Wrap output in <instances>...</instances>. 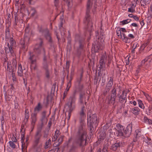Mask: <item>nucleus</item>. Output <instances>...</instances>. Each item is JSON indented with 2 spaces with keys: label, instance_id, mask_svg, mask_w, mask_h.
I'll return each mask as SVG.
<instances>
[{
  "label": "nucleus",
  "instance_id": "obj_57",
  "mask_svg": "<svg viewBox=\"0 0 152 152\" xmlns=\"http://www.w3.org/2000/svg\"><path fill=\"white\" fill-rule=\"evenodd\" d=\"M128 37L131 39H133L134 38V36L131 34H129L128 35Z\"/></svg>",
  "mask_w": 152,
  "mask_h": 152
},
{
  "label": "nucleus",
  "instance_id": "obj_44",
  "mask_svg": "<svg viewBox=\"0 0 152 152\" xmlns=\"http://www.w3.org/2000/svg\"><path fill=\"white\" fill-rule=\"evenodd\" d=\"M45 113H46V112L45 111H44L42 113V115H43V117L41 119V121H42V123H43V119H45Z\"/></svg>",
  "mask_w": 152,
  "mask_h": 152
},
{
  "label": "nucleus",
  "instance_id": "obj_28",
  "mask_svg": "<svg viewBox=\"0 0 152 152\" xmlns=\"http://www.w3.org/2000/svg\"><path fill=\"white\" fill-rule=\"evenodd\" d=\"M62 24L61 23V25L59 26L60 30L61 32V35L63 37L66 33V31H65L64 28H62Z\"/></svg>",
  "mask_w": 152,
  "mask_h": 152
},
{
  "label": "nucleus",
  "instance_id": "obj_27",
  "mask_svg": "<svg viewBox=\"0 0 152 152\" xmlns=\"http://www.w3.org/2000/svg\"><path fill=\"white\" fill-rule=\"evenodd\" d=\"M42 108V106L40 103H39L37 105L34 109V113L38 112Z\"/></svg>",
  "mask_w": 152,
  "mask_h": 152
},
{
  "label": "nucleus",
  "instance_id": "obj_10",
  "mask_svg": "<svg viewBox=\"0 0 152 152\" xmlns=\"http://www.w3.org/2000/svg\"><path fill=\"white\" fill-rule=\"evenodd\" d=\"M116 89L113 87L111 91L112 94L110 96H108L107 98V101L109 104H114L116 96Z\"/></svg>",
  "mask_w": 152,
  "mask_h": 152
},
{
  "label": "nucleus",
  "instance_id": "obj_35",
  "mask_svg": "<svg viewBox=\"0 0 152 152\" xmlns=\"http://www.w3.org/2000/svg\"><path fill=\"white\" fill-rule=\"evenodd\" d=\"M22 136V138L21 139V142L22 143V150L26 146L25 143V142H24V141L25 139V138L24 136L23 135Z\"/></svg>",
  "mask_w": 152,
  "mask_h": 152
},
{
  "label": "nucleus",
  "instance_id": "obj_59",
  "mask_svg": "<svg viewBox=\"0 0 152 152\" xmlns=\"http://www.w3.org/2000/svg\"><path fill=\"white\" fill-rule=\"evenodd\" d=\"M29 1V3L31 4L32 3H34L37 0H28Z\"/></svg>",
  "mask_w": 152,
  "mask_h": 152
},
{
  "label": "nucleus",
  "instance_id": "obj_3",
  "mask_svg": "<svg viewBox=\"0 0 152 152\" xmlns=\"http://www.w3.org/2000/svg\"><path fill=\"white\" fill-rule=\"evenodd\" d=\"M96 0H88L87 3V11L86 18L87 23L88 30L90 31H91V28L93 26L92 23L89 18L90 15L89 13L90 10L91 5L94 2V8L95 9L96 8Z\"/></svg>",
  "mask_w": 152,
  "mask_h": 152
},
{
  "label": "nucleus",
  "instance_id": "obj_2",
  "mask_svg": "<svg viewBox=\"0 0 152 152\" xmlns=\"http://www.w3.org/2000/svg\"><path fill=\"white\" fill-rule=\"evenodd\" d=\"M75 92L71 95L68 99L67 103L65 106V108L69 112V117L70 118V113L74 110L76 106V97L75 96Z\"/></svg>",
  "mask_w": 152,
  "mask_h": 152
},
{
  "label": "nucleus",
  "instance_id": "obj_14",
  "mask_svg": "<svg viewBox=\"0 0 152 152\" xmlns=\"http://www.w3.org/2000/svg\"><path fill=\"white\" fill-rule=\"evenodd\" d=\"M37 113H34L31 114V126L34 128L37 120Z\"/></svg>",
  "mask_w": 152,
  "mask_h": 152
},
{
  "label": "nucleus",
  "instance_id": "obj_26",
  "mask_svg": "<svg viewBox=\"0 0 152 152\" xmlns=\"http://www.w3.org/2000/svg\"><path fill=\"white\" fill-rule=\"evenodd\" d=\"M18 75L20 77L23 76V69L21 65L20 64H18Z\"/></svg>",
  "mask_w": 152,
  "mask_h": 152
},
{
  "label": "nucleus",
  "instance_id": "obj_47",
  "mask_svg": "<svg viewBox=\"0 0 152 152\" xmlns=\"http://www.w3.org/2000/svg\"><path fill=\"white\" fill-rule=\"evenodd\" d=\"M30 12L31 13L32 15H34L36 13V11L34 9H32L31 10Z\"/></svg>",
  "mask_w": 152,
  "mask_h": 152
},
{
  "label": "nucleus",
  "instance_id": "obj_50",
  "mask_svg": "<svg viewBox=\"0 0 152 152\" xmlns=\"http://www.w3.org/2000/svg\"><path fill=\"white\" fill-rule=\"evenodd\" d=\"M45 75H46V77L47 78H49V77H50L49 73V72L48 70L46 71Z\"/></svg>",
  "mask_w": 152,
  "mask_h": 152
},
{
  "label": "nucleus",
  "instance_id": "obj_38",
  "mask_svg": "<svg viewBox=\"0 0 152 152\" xmlns=\"http://www.w3.org/2000/svg\"><path fill=\"white\" fill-rule=\"evenodd\" d=\"M50 143L51 140L50 139L46 142L45 147V148H48V145L50 144Z\"/></svg>",
  "mask_w": 152,
  "mask_h": 152
},
{
  "label": "nucleus",
  "instance_id": "obj_11",
  "mask_svg": "<svg viewBox=\"0 0 152 152\" xmlns=\"http://www.w3.org/2000/svg\"><path fill=\"white\" fill-rule=\"evenodd\" d=\"M87 95L84 93H81L80 94L79 97L78 101V104L82 106L86 105V99Z\"/></svg>",
  "mask_w": 152,
  "mask_h": 152
},
{
  "label": "nucleus",
  "instance_id": "obj_9",
  "mask_svg": "<svg viewBox=\"0 0 152 152\" xmlns=\"http://www.w3.org/2000/svg\"><path fill=\"white\" fill-rule=\"evenodd\" d=\"M42 136L41 129H38L34 136V140L33 143L35 147L37 146L39 144Z\"/></svg>",
  "mask_w": 152,
  "mask_h": 152
},
{
  "label": "nucleus",
  "instance_id": "obj_34",
  "mask_svg": "<svg viewBox=\"0 0 152 152\" xmlns=\"http://www.w3.org/2000/svg\"><path fill=\"white\" fill-rule=\"evenodd\" d=\"M59 131L58 130H56L54 134L53 137L52 138V140L53 141H56L59 135Z\"/></svg>",
  "mask_w": 152,
  "mask_h": 152
},
{
  "label": "nucleus",
  "instance_id": "obj_21",
  "mask_svg": "<svg viewBox=\"0 0 152 152\" xmlns=\"http://www.w3.org/2000/svg\"><path fill=\"white\" fill-rule=\"evenodd\" d=\"M141 135V132L139 130L137 129L135 130V134L134 135V139L133 141L134 142L137 141V139Z\"/></svg>",
  "mask_w": 152,
  "mask_h": 152
},
{
  "label": "nucleus",
  "instance_id": "obj_12",
  "mask_svg": "<svg viewBox=\"0 0 152 152\" xmlns=\"http://www.w3.org/2000/svg\"><path fill=\"white\" fill-rule=\"evenodd\" d=\"M39 32L40 34L44 36L46 39L50 42L51 41V38L48 29L47 28L44 29L41 28L39 30Z\"/></svg>",
  "mask_w": 152,
  "mask_h": 152
},
{
  "label": "nucleus",
  "instance_id": "obj_62",
  "mask_svg": "<svg viewBox=\"0 0 152 152\" xmlns=\"http://www.w3.org/2000/svg\"><path fill=\"white\" fill-rule=\"evenodd\" d=\"M0 142L1 143H3V137L2 135H0Z\"/></svg>",
  "mask_w": 152,
  "mask_h": 152
},
{
  "label": "nucleus",
  "instance_id": "obj_18",
  "mask_svg": "<svg viewBox=\"0 0 152 152\" xmlns=\"http://www.w3.org/2000/svg\"><path fill=\"white\" fill-rule=\"evenodd\" d=\"M121 39H122L123 41L126 43L129 42V38L126 34L124 33H122L121 34V37H120Z\"/></svg>",
  "mask_w": 152,
  "mask_h": 152
},
{
  "label": "nucleus",
  "instance_id": "obj_23",
  "mask_svg": "<svg viewBox=\"0 0 152 152\" xmlns=\"http://www.w3.org/2000/svg\"><path fill=\"white\" fill-rule=\"evenodd\" d=\"M120 146V143L119 142H117L112 145L111 146V149L115 151Z\"/></svg>",
  "mask_w": 152,
  "mask_h": 152
},
{
  "label": "nucleus",
  "instance_id": "obj_1",
  "mask_svg": "<svg viewBox=\"0 0 152 152\" xmlns=\"http://www.w3.org/2000/svg\"><path fill=\"white\" fill-rule=\"evenodd\" d=\"M85 112V106H82L80 113V117L82 121L78 127V130L75 140V143L82 147L86 145L87 136L86 124L82 120L86 117Z\"/></svg>",
  "mask_w": 152,
  "mask_h": 152
},
{
  "label": "nucleus",
  "instance_id": "obj_7",
  "mask_svg": "<svg viewBox=\"0 0 152 152\" xmlns=\"http://www.w3.org/2000/svg\"><path fill=\"white\" fill-rule=\"evenodd\" d=\"M34 51L32 52H29L28 59L31 63V66L33 68L34 70L37 69V66L36 64V56L35 55L36 53Z\"/></svg>",
  "mask_w": 152,
  "mask_h": 152
},
{
  "label": "nucleus",
  "instance_id": "obj_64",
  "mask_svg": "<svg viewBox=\"0 0 152 152\" xmlns=\"http://www.w3.org/2000/svg\"><path fill=\"white\" fill-rule=\"evenodd\" d=\"M140 24L141 25L142 27L144 25V20H142L140 22Z\"/></svg>",
  "mask_w": 152,
  "mask_h": 152
},
{
  "label": "nucleus",
  "instance_id": "obj_58",
  "mask_svg": "<svg viewBox=\"0 0 152 152\" xmlns=\"http://www.w3.org/2000/svg\"><path fill=\"white\" fill-rule=\"evenodd\" d=\"M112 85L111 84H108L107 83V86L106 87L108 88H109L110 89L111 88V87L112 86Z\"/></svg>",
  "mask_w": 152,
  "mask_h": 152
},
{
  "label": "nucleus",
  "instance_id": "obj_56",
  "mask_svg": "<svg viewBox=\"0 0 152 152\" xmlns=\"http://www.w3.org/2000/svg\"><path fill=\"white\" fill-rule=\"evenodd\" d=\"M72 4V1H69L68 2V6L69 7H70Z\"/></svg>",
  "mask_w": 152,
  "mask_h": 152
},
{
  "label": "nucleus",
  "instance_id": "obj_30",
  "mask_svg": "<svg viewBox=\"0 0 152 152\" xmlns=\"http://www.w3.org/2000/svg\"><path fill=\"white\" fill-rule=\"evenodd\" d=\"M143 93L146 99L148 100V102L151 103H152V98L151 97L147 94H146L144 92Z\"/></svg>",
  "mask_w": 152,
  "mask_h": 152
},
{
  "label": "nucleus",
  "instance_id": "obj_22",
  "mask_svg": "<svg viewBox=\"0 0 152 152\" xmlns=\"http://www.w3.org/2000/svg\"><path fill=\"white\" fill-rule=\"evenodd\" d=\"M29 118V111L28 109H26L25 113V118L24 121L26 123L28 122Z\"/></svg>",
  "mask_w": 152,
  "mask_h": 152
},
{
  "label": "nucleus",
  "instance_id": "obj_39",
  "mask_svg": "<svg viewBox=\"0 0 152 152\" xmlns=\"http://www.w3.org/2000/svg\"><path fill=\"white\" fill-rule=\"evenodd\" d=\"M110 90V89L109 88H108L106 87L105 90L103 92V94L105 96L106 95L107 93L109 92Z\"/></svg>",
  "mask_w": 152,
  "mask_h": 152
},
{
  "label": "nucleus",
  "instance_id": "obj_36",
  "mask_svg": "<svg viewBox=\"0 0 152 152\" xmlns=\"http://www.w3.org/2000/svg\"><path fill=\"white\" fill-rule=\"evenodd\" d=\"M10 146L12 149H14L16 147V145L14 143V142L12 141H10L9 142Z\"/></svg>",
  "mask_w": 152,
  "mask_h": 152
},
{
  "label": "nucleus",
  "instance_id": "obj_8",
  "mask_svg": "<svg viewBox=\"0 0 152 152\" xmlns=\"http://www.w3.org/2000/svg\"><path fill=\"white\" fill-rule=\"evenodd\" d=\"M90 112L88 113V123L90 124V127H92L93 125H96L98 123L96 115L95 114L91 115Z\"/></svg>",
  "mask_w": 152,
  "mask_h": 152
},
{
  "label": "nucleus",
  "instance_id": "obj_13",
  "mask_svg": "<svg viewBox=\"0 0 152 152\" xmlns=\"http://www.w3.org/2000/svg\"><path fill=\"white\" fill-rule=\"evenodd\" d=\"M107 56L105 52L101 55L99 64L100 65L99 68L101 69L105 65V62L107 61Z\"/></svg>",
  "mask_w": 152,
  "mask_h": 152
},
{
  "label": "nucleus",
  "instance_id": "obj_33",
  "mask_svg": "<svg viewBox=\"0 0 152 152\" xmlns=\"http://www.w3.org/2000/svg\"><path fill=\"white\" fill-rule=\"evenodd\" d=\"M131 21V19H127L124 20L120 22V23L122 25L127 24L130 23Z\"/></svg>",
  "mask_w": 152,
  "mask_h": 152
},
{
  "label": "nucleus",
  "instance_id": "obj_6",
  "mask_svg": "<svg viewBox=\"0 0 152 152\" xmlns=\"http://www.w3.org/2000/svg\"><path fill=\"white\" fill-rule=\"evenodd\" d=\"M132 125L129 124L127 126L126 129L124 130V127L120 124H117L116 125L115 128L116 129V134L117 136H124L127 133H130L132 131Z\"/></svg>",
  "mask_w": 152,
  "mask_h": 152
},
{
  "label": "nucleus",
  "instance_id": "obj_55",
  "mask_svg": "<svg viewBox=\"0 0 152 152\" xmlns=\"http://www.w3.org/2000/svg\"><path fill=\"white\" fill-rule=\"evenodd\" d=\"M128 11L129 12L133 13L134 12V10L131 8H129Z\"/></svg>",
  "mask_w": 152,
  "mask_h": 152
},
{
  "label": "nucleus",
  "instance_id": "obj_43",
  "mask_svg": "<svg viewBox=\"0 0 152 152\" xmlns=\"http://www.w3.org/2000/svg\"><path fill=\"white\" fill-rule=\"evenodd\" d=\"M150 56H149L147 58H146L145 59H144L143 60H142L141 62V64L142 65H143V64H144L145 62L147 61L148 59H149V57Z\"/></svg>",
  "mask_w": 152,
  "mask_h": 152
},
{
  "label": "nucleus",
  "instance_id": "obj_29",
  "mask_svg": "<svg viewBox=\"0 0 152 152\" xmlns=\"http://www.w3.org/2000/svg\"><path fill=\"white\" fill-rule=\"evenodd\" d=\"M138 103L139 107L141 109H144L145 107L142 103V102L140 99H138L137 100Z\"/></svg>",
  "mask_w": 152,
  "mask_h": 152
},
{
  "label": "nucleus",
  "instance_id": "obj_54",
  "mask_svg": "<svg viewBox=\"0 0 152 152\" xmlns=\"http://www.w3.org/2000/svg\"><path fill=\"white\" fill-rule=\"evenodd\" d=\"M130 103L131 104H133L134 106H136L137 104L136 102L135 101H134L133 102L131 101L130 102Z\"/></svg>",
  "mask_w": 152,
  "mask_h": 152
},
{
  "label": "nucleus",
  "instance_id": "obj_16",
  "mask_svg": "<svg viewBox=\"0 0 152 152\" xmlns=\"http://www.w3.org/2000/svg\"><path fill=\"white\" fill-rule=\"evenodd\" d=\"M132 113L135 115H137L139 114L140 111V109L138 107H134L130 109Z\"/></svg>",
  "mask_w": 152,
  "mask_h": 152
},
{
  "label": "nucleus",
  "instance_id": "obj_41",
  "mask_svg": "<svg viewBox=\"0 0 152 152\" xmlns=\"http://www.w3.org/2000/svg\"><path fill=\"white\" fill-rule=\"evenodd\" d=\"M113 78L112 77H110V79L109 81H108L107 83L113 85Z\"/></svg>",
  "mask_w": 152,
  "mask_h": 152
},
{
  "label": "nucleus",
  "instance_id": "obj_52",
  "mask_svg": "<svg viewBox=\"0 0 152 152\" xmlns=\"http://www.w3.org/2000/svg\"><path fill=\"white\" fill-rule=\"evenodd\" d=\"M10 32H6V39H8L10 38Z\"/></svg>",
  "mask_w": 152,
  "mask_h": 152
},
{
  "label": "nucleus",
  "instance_id": "obj_20",
  "mask_svg": "<svg viewBox=\"0 0 152 152\" xmlns=\"http://www.w3.org/2000/svg\"><path fill=\"white\" fill-rule=\"evenodd\" d=\"M145 112L147 115H150L152 114V105L145 109Z\"/></svg>",
  "mask_w": 152,
  "mask_h": 152
},
{
  "label": "nucleus",
  "instance_id": "obj_4",
  "mask_svg": "<svg viewBox=\"0 0 152 152\" xmlns=\"http://www.w3.org/2000/svg\"><path fill=\"white\" fill-rule=\"evenodd\" d=\"M16 44L15 41L12 37H11L9 40V43L8 42L7 46L5 47V51L7 55L10 56H15L14 47L15 46Z\"/></svg>",
  "mask_w": 152,
  "mask_h": 152
},
{
  "label": "nucleus",
  "instance_id": "obj_51",
  "mask_svg": "<svg viewBox=\"0 0 152 152\" xmlns=\"http://www.w3.org/2000/svg\"><path fill=\"white\" fill-rule=\"evenodd\" d=\"M58 0H54V3L55 6L57 7L58 5Z\"/></svg>",
  "mask_w": 152,
  "mask_h": 152
},
{
  "label": "nucleus",
  "instance_id": "obj_25",
  "mask_svg": "<svg viewBox=\"0 0 152 152\" xmlns=\"http://www.w3.org/2000/svg\"><path fill=\"white\" fill-rule=\"evenodd\" d=\"M140 2L141 6L145 7L146 5L150 3V0H140Z\"/></svg>",
  "mask_w": 152,
  "mask_h": 152
},
{
  "label": "nucleus",
  "instance_id": "obj_15",
  "mask_svg": "<svg viewBox=\"0 0 152 152\" xmlns=\"http://www.w3.org/2000/svg\"><path fill=\"white\" fill-rule=\"evenodd\" d=\"M126 94L123 91L122 94L120 96L119 98V101L121 103H125L126 102Z\"/></svg>",
  "mask_w": 152,
  "mask_h": 152
},
{
  "label": "nucleus",
  "instance_id": "obj_40",
  "mask_svg": "<svg viewBox=\"0 0 152 152\" xmlns=\"http://www.w3.org/2000/svg\"><path fill=\"white\" fill-rule=\"evenodd\" d=\"M116 33L117 36L119 38H120V37H121L122 33L121 32L120 29L117 30Z\"/></svg>",
  "mask_w": 152,
  "mask_h": 152
},
{
  "label": "nucleus",
  "instance_id": "obj_5",
  "mask_svg": "<svg viewBox=\"0 0 152 152\" xmlns=\"http://www.w3.org/2000/svg\"><path fill=\"white\" fill-rule=\"evenodd\" d=\"M42 41L40 40V42L39 44H37L34 50L35 53H37L38 54L43 53H44V56L43 58V68L46 70H48V65L46 57L45 56V51L42 46Z\"/></svg>",
  "mask_w": 152,
  "mask_h": 152
},
{
  "label": "nucleus",
  "instance_id": "obj_32",
  "mask_svg": "<svg viewBox=\"0 0 152 152\" xmlns=\"http://www.w3.org/2000/svg\"><path fill=\"white\" fill-rule=\"evenodd\" d=\"M7 70L11 72H13L12 67L10 62H8L7 64Z\"/></svg>",
  "mask_w": 152,
  "mask_h": 152
},
{
  "label": "nucleus",
  "instance_id": "obj_53",
  "mask_svg": "<svg viewBox=\"0 0 152 152\" xmlns=\"http://www.w3.org/2000/svg\"><path fill=\"white\" fill-rule=\"evenodd\" d=\"M71 80H69V82L67 83V87H68V88H70L71 87Z\"/></svg>",
  "mask_w": 152,
  "mask_h": 152
},
{
  "label": "nucleus",
  "instance_id": "obj_45",
  "mask_svg": "<svg viewBox=\"0 0 152 152\" xmlns=\"http://www.w3.org/2000/svg\"><path fill=\"white\" fill-rule=\"evenodd\" d=\"M12 62L13 66H15L16 67L17 65V62L15 58H13Z\"/></svg>",
  "mask_w": 152,
  "mask_h": 152
},
{
  "label": "nucleus",
  "instance_id": "obj_48",
  "mask_svg": "<svg viewBox=\"0 0 152 152\" xmlns=\"http://www.w3.org/2000/svg\"><path fill=\"white\" fill-rule=\"evenodd\" d=\"M120 30L121 32H126L127 31L125 28H120Z\"/></svg>",
  "mask_w": 152,
  "mask_h": 152
},
{
  "label": "nucleus",
  "instance_id": "obj_63",
  "mask_svg": "<svg viewBox=\"0 0 152 152\" xmlns=\"http://www.w3.org/2000/svg\"><path fill=\"white\" fill-rule=\"evenodd\" d=\"M1 125H4V119L3 117L1 119Z\"/></svg>",
  "mask_w": 152,
  "mask_h": 152
},
{
  "label": "nucleus",
  "instance_id": "obj_42",
  "mask_svg": "<svg viewBox=\"0 0 152 152\" xmlns=\"http://www.w3.org/2000/svg\"><path fill=\"white\" fill-rule=\"evenodd\" d=\"M94 48L95 49V52H96V50H98L101 49L102 48L101 47H100V46H98V45H96L94 46Z\"/></svg>",
  "mask_w": 152,
  "mask_h": 152
},
{
  "label": "nucleus",
  "instance_id": "obj_17",
  "mask_svg": "<svg viewBox=\"0 0 152 152\" xmlns=\"http://www.w3.org/2000/svg\"><path fill=\"white\" fill-rule=\"evenodd\" d=\"M29 39V38L25 37L24 40H21L20 42V44L21 45V48L22 49L25 48V43L27 41H28Z\"/></svg>",
  "mask_w": 152,
  "mask_h": 152
},
{
  "label": "nucleus",
  "instance_id": "obj_19",
  "mask_svg": "<svg viewBox=\"0 0 152 152\" xmlns=\"http://www.w3.org/2000/svg\"><path fill=\"white\" fill-rule=\"evenodd\" d=\"M143 139H144V142L146 143L148 145L152 147V142L151 139L147 137H144Z\"/></svg>",
  "mask_w": 152,
  "mask_h": 152
},
{
  "label": "nucleus",
  "instance_id": "obj_31",
  "mask_svg": "<svg viewBox=\"0 0 152 152\" xmlns=\"http://www.w3.org/2000/svg\"><path fill=\"white\" fill-rule=\"evenodd\" d=\"M143 120L145 123L148 124H152V121L151 119H148L147 117L144 116L143 118Z\"/></svg>",
  "mask_w": 152,
  "mask_h": 152
},
{
  "label": "nucleus",
  "instance_id": "obj_61",
  "mask_svg": "<svg viewBox=\"0 0 152 152\" xmlns=\"http://www.w3.org/2000/svg\"><path fill=\"white\" fill-rule=\"evenodd\" d=\"M133 18L136 21H138L139 20L138 17L136 16H134L133 17Z\"/></svg>",
  "mask_w": 152,
  "mask_h": 152
},
{
  "label": "nucleus",
  "instance_id": "obj_24",
  "mask_svg": "<svg viewBox=\"0 0 152 152\" xmlns=\"http://www.w3.org/2000/svg\"><path fill=\"white\" fill-rule=\"evenodd\" d=\"M106 134L105 133H101L99 135V138L98 139V141L96 142V143H100V142L102 141L105 138Z\"/></svg>",
  "mask_w": 152,
  "mask_h": 152
},
{
  "label": "nucleus",
  "instance_id": "obj_49",
  "mask_svg": "<svg viewBox=\"0 0 152 152\" xmlns=\"http://www.w3.org/2000/svg\"><path fill=\"white\" fill-rule=\"evenodd\" d=\"M137 45L139 46V45L136 42L135 43L133 44L132 46V48L134 49H135L137 47Z\"/></svg>",
  "mask_w": 152,
  "mask_h": 152
},
{
  "label": "nucleus",
  "instance_id": "obj_46",
  "mask_svg": "<svg viewBox=\"0 0 152 152\" xmlns=\"http://www.w3.org/2000/svg\"><path fill=\"white\" fill-rule=\"evenodd\" d=\"M75 148V147L72 145L70 149V152H73Z\"/></svg>",
  "mask_w": 152,
  "mask_h": 152
},
{
  "label": "nucleus",
  "instance_id": "obj_37",
  "mask_svg": "<svg viewBox=\"0 0 152 152\" xmlns=\"http://www.w3.org/2000/svg\"><path fill=\"white\" fill-rule=\"evenodd\" d=\"M12 97V95H5V98L6 100L10 101Z\"/></svg>",
  "mask_w": 152,
  "mask_h": 152
},
{
  "label": "nucleus",
  "instance_id": "obj_60",
  "mask_svg": "<svg viewBox=\"0 0 152 152\" xmlns=\"http://www.w3.org/2000/svg\"><path fill=\"white\" fill-rule=\"evenodd\" d=\"M131 25L132 26H133V27H138V25L136 23H133L131 24Z\"/></svg>",
  "mask_w": 152,
  "mask_h": 152
}]
</instances>
